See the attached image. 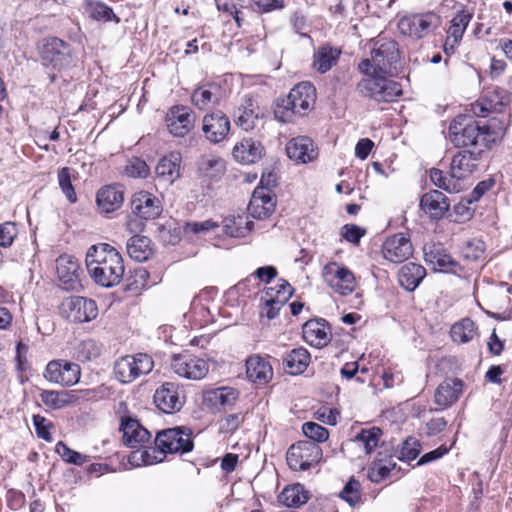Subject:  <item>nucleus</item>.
<instances>
[{
    "label": "nucleus",
    "mask_w": 512,
    "mask_h": 512,
    "mask_svg": "<svg viewBox=\"0 0 512 512\" xmlns=\"http://www.w3.org/2000/svg\"><path fill=\"white\" fill-rule=\"evenodd\" d=\"M87 271L99 286L111 288L124 276V264L120 253L107 243L92 245L85 257Z\"/></svg>",
    "instance_id": "f257e3e1"
},
{
    "label": "nucleus",
    "mask_w": 512,
    "mask_h": 512,
    "mask_svg": "<svg viewBox=\"0 0 512 512\" xmlns=\"http://www.w3.org/2000/svg\"><path fill=\"white\" fill-rule=\"evenodd\" d=\"M504 133V129L495 130L493 126H481L470 115L456 116L448 127V138L455 147L486 149Z\"/></svg>",
    "instance_id": "f03ea898"
},
{
    "label": "nucleus",
    "mask_w": 512,
    "mask_h": 512,
    "mask_svg": "<svg viewBox=\"0 0 512 512\" xmlns=\"http://www.w3.org/2000/svg\"><path fill=\"white\" fill-rule=\"evenodd\" d=\"M365 77L356 85L360 96L376 102H394L402 95L401 85L373 70L362 72Z\"/></svg>",
    "instance_id": "7ed1b4c3"
},
{
    "label": "nucleus",
    "mask_w": 512,
    "mask_h": 512,
    "mask_svg": "<svg viewBox=\"0 0 512 512\" xmlns=\"http://www.w3.org/2000/svg\"><path fill=\"white\" fill-rule=\"evenodd\" d=\"M316 89L310 82H301L277 105L275 116L289 122L293 115H304L315 103Z\"/></svg>",
    "instance_id": "20e7f679"
},
{
    "label": "nucleus",
    "mask_w": 512,
    "mask_h": 512,
    "mask_svg": "<svg viewBox=\"0 0 512 512\" xmlns=\"http://www.w3.org/2000/svg\"><path fill=\"white\" fill-rule=\"evenodd\" d=\"M154 367L152 357L146 353L125 355L114 364V375L123 384H128L137 378L149 374Z\"/></svg>",
    "instance_id": "39448f33"
},
{
    "label": "nucleus",
    "mask_w": 512,
    "mask_h": 512,
    "mask_svg": "<svg viewBox=\"0 0 512 512\" xmlns=\"http://www.w3.org/2000/svg\"><path fill=\"white\" fill-rule=\"evenodd\" d=\"M399 60L397 44L394 41L382 43L371 52V59H364L359 64L360 72H369V70L392 75L396 70L395 64Z\"/></svg>",
    "instance_id": "423d86ee"
},
{
    "label": "nucleus",
    "mask_w": 512,
    "mask_h": 512,
    "mask_svg": "<svg viewBox=\"0 0 512 512\" xmlns=\"http://www.w3.org/2000/svg\"><path fill=\"white\" fill-rule=\"evenodd\" d=\"M321 447L309 440L299 441L290 446L286 459L288 466L294 471H305L322 460Z\"/></svg>",
    "instance_id": "0eeeda50"
},
{
    "label": "nucleus",
    "mask_w": 512,
    "mask_h": 512,
    "mask_svg": "<svg viewBox=\"0 0 512 512\" xmlns=\"http://www.w3.org/2000/svg\"><path fill=\"white\" fill-rule=\"evenodd\" d=\"M59 311L62 318L75 324L90 322L98 315L96 302L81 296L65 298L59 307Z\"/></svg>",
    "instance_id": "6e6552de"
},
{
    "label": "nucleus",
    "mask_w": 512,
    "mask_h": 512,
    "mask_svg": "<svg viewBox=\"0 0 512 512\" xmlns=\"http://www.w3.org/2000/svg\"><path fill=\"white\" fill-rule=\"evenodd\" d=\"M440 24V18L433 12L405 15L398 22V29L404 36L419 40L427 36Z\"/></svg>",
    "instance_id": "1a4fd4ad"
},
{
    "label": "nucleus",
    "mask_w": 512,
    "mask_h": 512,
    "mask_svg": "<svg viewBox=\"0 0 512 512\" xmlns=\"http://www.w3.org/2000/svg\"><path fill=\"white\" fill-rule=\"evenodd\" d=\"M192 432L186 427H174L157 433L156 446L166 453H187L193 449Z\"/></svg>",
    "instance_id": "9d476101"
},
{
    "label": "nucleus",
    "mask_w": 512,
    "mask_h": 512,
    "mask_svg": "<svg viewBox=\"0 0 512 512\" xmlns=\"http://www.w3.org/2000/svg\"><path fill=\"white\" fill-rule=\"evenodd\" d=\"M40 56L43 65L57 70H62L72 63L70 45L57 37L43 40L40 47Z\"/></svg>",
    "instance_id": "9b49d317"
},
{
    "label": "nucleus",
    "mask_w": 512,
    "mask_h": 512,
    "mask_svg": "<svg viewBox=\"0 0 512 512\" xmlns=\"http://www.w3.org/2000/svg\"><path fill=\"white\" fill-rule=\"evenodd\" d=\"M322 276L325 283L339 295L346 296L355 290L356 279L353 272L336 262L325 265Z\"/></svg>",
    "instance_id": "f8f14e48"
},
{
    "label": "nucleus",
    "mask_w": 512,
    "mask_h": 512,
    "mask_svg": "<svg viewBox=\"0 0 512 512\" xmlns=\"http://www.w3.org/2000/svg\"><path fill=\"white\" fill-rule=\"evenodd\" d=\"M171 369L182 378L201 380L207 375L209 365L204 359L198 356L183 353L173 356Z\"/></svg>",
    "instance_id": "ddd939ff"
},
{
    "label": "nucleus",
    "mask_w": 512,
    "mask_h": 512,
    "mask_svg": "<svg viewBox=\"0 0 512 512\" xmlns=\"http://www.w3.org/2000/svg\"><path fill=\"white\" fill-rule=\"evenodd\" d=\"M511 101V94L504 88L493 86L487 88L480 100L472 105L477 117H487L491 112H501Z\"/></svg>",
    "instance_id": "4468645a"
},
{
    "label": "nucleus",
    "mask_w": 512,
    "mask_h": 512,
    "mask_svg": "<svg viewBox=\"0 0 512 512\" xmlns=\"http://www.w3.org/2000/svg\"><path fill=\"white\" fill-rule=\"evenodd\" d=\"M154 403L163 413L172 414L181 410L185 396L176 383L165 382L154 393Z\"/></svg>",
    "instance_id": "2eb2a0df"
},
{
    "label": "nucleus",
    "mask_w": 512,
    "mask_h": 512,
    "mask_svg": "<svg viewBox=\"0 0 512 512\" xmlns=\"http://www.w3.org/2000/svg\"><path fill=\"white\" fill-rule=\"evenodd\" d=\"M80 375L79 365L65 360L50 361L45 369V378L48 381L65 387L78 383Z\"/></svg>",
    "instance_id": "dca6fc26"
},
{
    "label": "nucleus",
    "mask_w": 512,
    "mask_h": 512,
    "mask_svg": "<svg viewBox=\"0 0 512 512\" xmlns=\"http://www.w3.org/2000/svg\"><path fill=\"white\" fill-rule=\"evenodd\" d=\"M168 131L175 137L186 136L194 127L195 115L184 105L172 106L165 117Z\"/></svg>",
    "instance_id": "f3484780"
},
{
    "label": "nucleus",
    "mask_w": 512,
    "mask_h": 512,
    "mask_svg": "<svg viewBox=\"0 0 512 512\" xmlns=\"http://www.w3.org/2000/svg\"><path fill=\"white\" fill-rule=\"evenodd\" d=\"M130 207L133 215L142 220L156 219L163 211L160 199L148 191L134 193L130 201Z\"/></svg>",
    "instance_id": "a211bd4d"
},
{
    "label": "nucleus",
    "mask_w": 512,
    "mask_h": 512,
    "mask_svg": "<svg viewBox=\"0 0 512 512\" xmlns=\"http://www.w3.org/2000/svg\"><path fill=\"white\" fill-rule=\"evenodd\" d=\"M231 123L228 116L220 111L206 114L202 121V131L205 138L213 144L222 142L228 136Z\"/></svg>",
    "instance_id": "6ab92c4d"
},
{
    "label": "nucleus",
    "mask_w": 512,
    "mask_h": 512,
    "mask_svg": "<svg viewBox=\"0 0 512 512\" xmlns=\"http://www.w3.org/2000/svg\"><path fill=\"white\" fill-rule=\"evenodd\" d=\"M485 149H464L453 156L451 173L460 182L478 169Z\"/></svg>",
    "instance_id": "aec40b11"
},
{
    "label": "nucleus",
    "mask_w": 512,
    "mask_h": 512,
    "mask_svg": "<svg viewBox=\"0 0 512 512\" xmlns=\"http://www.w3.org/2000/svg\"><path fill=\"white\" fill-rule=\"evenodd\" d=\"M260 184L261 186H258L253 191L248 211L253 218L261 220L269 217L275 211L276 199L271 190L263 186V178Z\"/></svg>",
    "instance_id": "412c9836"
},
{
    "label": "nucleus",
    "mask_w": 512,
    "mask_h": 512,
    "mask_svg": "<svg viewBox=\"0 0 512 512\" xmlns=\"http://www.w3.org/2000/svg\"><path fill=\"white\" fill-rule=\"evenodd\" d=\"M412 253V243L402 233L388 237L382 245L383 257L393 263H401L407 260Z\"/></svg>",
    "instance_id": "4be33fe9"
},
{
    "label": "nucleus",
    "mask_w": 512,
    "mask_h": 512,
    "mask_svg": "<svg viewBox=\"0 0 512 512\" xmlns=\"http://www.w3.org/2000/svg\"><path fill=\"white\" fill-rule=\"evenodd\" d=\"M224 92L220 84L205 82L200 84L192 93V104L199 110H207L220 104Z\"/></svg>",
    "instance_id": "5701e85b"
},
{
    "label": "nucleus",
    "mask_w": 512,
    "mask_h": 512,
    "mask_svg": "<svg viewBox=\"0 0 512 512\" xmlns=\"http://www.w3.org/2000/svg\"><path fill=\"white\" fill-rule=\"evenodd\" d=\"M120 431L123 433V443L128 447H144V444L150 443V432L136 419L123 417L121 419Z\"/></svg>",
    "instance_id": "b1692460"
},
{
    "label": "nucleus",
    "mask_w": 512,
    "mask_h": 512,
    "mask_svg": "<svg viewBox=\"0 0 512 512\" xmlns=\"http://www.w3.org/2000/svg\"><path fill=\"white\" fill-rule=\"evenodd\" d=\"M79 270V263L72 256L62 255L56 260L57 275L65 290H76L80 286Z\"/></svg>",
    "instance_id": "393cba45"
},
{
    "label": "nucleus",
    "mask_w": 512,
    "mask_h": 512,
    "mask_svg": "<svg viewBox=\"0 0 512 512\" xmlns=\"http://www.w3.org/2000/svg\"><path fill=\"white\" fill-rule=\"evenodd\" d=\"M464 390V382L459 378H445L436 388L434 402L445 409L456 403Z\"/></svg>",
    "instance_id": "a878e982"
},
{
    "label": "nucleus",
    "mask_w": 512,
    "mask_h": 512,
    "mask_svg": "<svg viewBox=\"0 0 512 512\" xmlns=\"http://www.w3.org/2000/svg\"><path fill=\"white\" fill-rule=\"evenodd\" d=\"M303 339L310 346L322 348L326 346L331 339V329L326 320L312 319L303 324Z\"/></svg>",
    "instance_id": "bb28decb"
},
{
    "label": "nucleus",
    "mask_w": 512,
    "mask_h": 512,
    "mask_svg": "<svg viewBox=\"0 0 512 512\" xmlns=\"http://www.w3.org/2000/svg\"><path fill=\"white\" fill-rule=\"evenodd\" d=\"M287 156L298 163H309L318 156L313 140L307 136L291 139L286 145Z\"/></svg>",
    "instance_id": "cd10ccee"
},
{
    "label": "nucleus",
    "mask_w": 512,
    "mask_h": 512,
    "mask_svg": "<svg viewBox=\"0 0 512 512\" xmlns=\"http://www.w3.org/2000/svg\"><path fill=\"white\" fill-rule=\"evenodd\" d=\"M448 198L439 190H431L422 195L420 199L421 210L432 219H440L449 210Z\"/></svg>",
    "instance_id": "c85d7f7f"
},
{
    "label": "nucleus",
    "mask_w": 512,
    "mask_h": 512,
    "mask_svg": "<svg viewBox=\"0 0 512 512\" xmlns=\"http://www.w3.org/2000/svg\"><path fill=\"white\" fill-rule=\"evenodd\" d=\"M246 374L252 382L265 384L272 379L273 369L266 358L252 355L246 360Z\"/></svg>",
    "instance_id": "c756f323"
},
{
    "label": "nucleus",
    "mask_w": 512,
    "mask_h": 512,
    "mask_svg": "<svg viewBox=\"0 0 512 512\" xmlns=\"http://www.w3.org/2000/svg\"><path fill=\"white\" fill-rule=\"evenodd\" d=\"M264 155V147L259 141L252 138H244L233 148L234 158L243 164H253Z\"/></svg>",
    "instance_id": "7c9ffc66"
},
{
    "label": "nucleus",
    "mask_w": 512,
    "mask_h": 512,
    "mask_svg": "<svg viewBox=\"0 0 512 512\" xmlns=\"http://www.w3.org/2000/svg\"><path fill=\"white\" fill-rule=\"evenodd\" d=\"M180 163L179 153L174 152L164 156L155 168L157 178L164 183L172 184L180 176Z\"/></svg>",
    "instance_id": "2f4dec72"
},
{
    "label": "nucleus",
    "mask_w": 512,
    "mask_h": 512,
    "mask_svg": "<svg viewBox=\"0 0 512 512\" xmlns=\"http://www.w3.org/2000/svg\"><path fill=\"white\" fill-rule=\"evenodd\" d=\"M123 191L117 186H105L97 193L96 201L103 213H110L119 209L123 203Z\"/></svg>",
    "instance_id": "473e14b6"
},
{
    "label": "nucleus",
    "mask_w": 512,
    "mask_h": 512,
    "mask_svg": "<svg viewBox=\"0 0 512 512\" xmlns=\"http://www.w3.org/2000/svg\"><path fill=\"white\" fill-rule=\"evenodd\" d=\"M310 353L303 347L294 348L283 358L284 369L291 375L302 374L310 363Z\"/></svg>",
    "instance_id": "72a5a7b5"
},
{
    "label": "nucleus",
    "mask_w": 512,
    "mask_h": 512,
    "mask_svg": "<svg viewBox=\"0 0 512 512\" xmlns=\"http://www.w3.org/2000/svg\"><path fill=\"white\" fill-rule=\"evenodd\" d=\"M426 275L425 268L413 262L401 267L398 274L400 285L408 291L415 290Z\"/></svg>",
    "instance_id": "f704fd0d"
},
{
    "label": "nucleus",
    "mask_w": 512,
    "mask_h": 512,
    "mask_svg": "<svg viewBox=\"0 0 512 512\" xmlns=\"http://www.w3.org/2000/svg\"><path fill=\"white\" fill-rule=\"evenodd\" d=\"M423 252L425 262L434 270L442 271L455 266L452 257L440 245H425Z\"/></svg>",
    "instance_id": "c9c22d12"
},
{
    "label": "nucleus",
    "mask_w": 512,
    "mask_h": 512,
    "mask_svg": "<svg viewBox=\"0 0 512 512\" xmlns=\"http://www.w3.org/2000/svg\"><path fill=\"white\" fill-rule=\"evenodd\" d=\"M238 398V392L230 387L211 389L204 393L206 405L215 408L232 406Z\"/></svg>",
    "instance_id": "e433bc0d"
},
{
    "label": "nucleus",
    "mask_w": 512,
    "mask_h": 512,
    "mask_svg": "<svg viewBox=\"0 0 512 512\" xmlns=\"http://www.w3.org/2000/svg\"><path fill=\"white\" fill-rule=\"evenodd\" d=\"M382 435L383 432L378 427L363 428L355 435L352 442L361 449L365 455H369L378 447Z\"/></svg>",
    "instance_id": "4c0bfd02"
},
{
    "label": "nucleus",
    "mask_w": 512,
    "mask_h": 512,
    "mask_svg": "<svg viewBox=\"0 0 512 512\" xmlns=\"http://www.w3.org/2000/svg\"><path fill=\"white\" fill-rule=\"evenodd\" d=\"M127 253L130 258L137 262H143L149 259L153 251L151 240L143 235H133L126 244Z\"/></svg>",
    "instance_id": "58836bf2"
},
{
    "label": "nucleus",
    "mask_w": 512,
    "mask_h": 512,
    "mask_svg": "<svg viewBox=\"0 0 512 512\" xmlns=\"http://www.w3.org/2000/svg\"><path fill=\"white\" fill-rule=\"evenodd\" d=\"M341 54L337 48L324 45L318 48L313 56V66L321 74L328 72L336 63Z\"/></svg>",
    "instance_id": "ea45409f"
},
{
    "label": "nucleus",
    "mask_w": 512,
    "mask_h": 512,
    "mask_svg": "<svg viewBox=\"0 0 512 512\" xmlns=\"http://www.w3.org/2000/svg\"><path fill=\"white\" fill-rule=\"evenodd\" d=\"M450 335L453 342L466 344L478 335L477 326L470 318H463L452 325Z\"/></svg>",
    "instance_id": "a19ab883"
},
{
    "label": "nucleus",
    "mask_w": 512,
    "mask_h": 512,
    "mask_svg": "<svg viewBox=\"0 0 512 512\" xmlns=\"http://www.w3.org/2000/svg\"><path fill=\"white\" fill-rule=\"evenodd\" d=\"M278 498L283 505L298 508L308 501L309 493L302 484L296 483L285 487Z\"/></svg>",
    "instance_id": "79ce46f5"
},
{
    "label": "nucleus",
    "mask_w": 512,
    "mask_h": 512,
    "mask_svg": "<svg viewBox=\"0 0 512 512\" xmlns=\"http://www.w3.org/2000/svg\"><path fill=\"white\" fill-rule=\"evenodd\" d=\"M253 222L242 216L226 217L223 220V232L230 237L242 238L252 230Z\"/></svg>",
    "instance_id": "37998d69"
},
{
    "label": "nucleus",
    "mask_w": 512,
    "mask_h": 512,
    "mask_svg": "<svg viewBox=\"0 0 512 512\" xmlns=\"http://www.w3.org/2000/svg\"><path fill=\"white\" fill-rule=\"evenodd\" d=\"M430 180L435 186L449 193H458L463 189L462 182L453 177V173H451V171L449 174H445L437 168H432L430 170Z\"/></svg>",
    "instance_id": "c03bdc74"
},
{
    "label": "nucleus",
    "mask_w": 512,
    "mask_h": 512,
    "mask_svg": "<svg viewBox=\"0 0 512 512\" xmlns=\"http://www.w3.org/2000/svg\"><path fill=\"white\" fill-rule=\"evenodd\" d=\"M471 19L472 13L465 9L458 11L451 20V25L448 29V40H452L453 44H458Z\"/></svg>",
    "instance_id": "a18cd8bd"
},
{
    "label": "nucleus",
    "mask_w": 512,
    "mask_h": 512,
    "mask_svg": "<svg viewBox=\"0 0 512 512\" xmlns=\"http://www.w3.org/2000/svg\"><path fill=\"white\" fill-rule=\"evenodd\" d=\"M74 356L78 361L88 362L97 359L102 352V345L94 339L80 341L74 349Z\"/></svg>",
    "instance_id": "49530a36"
},
{
    "label": "nucleus",
    "mask_w": 512,
    "mask_h": 512,
    "mask_svg": "<svg viewBox=\"0 0 512 512\" xmlns=\"http://www.w3.org/2000/svg\"><path fill=\"white\" fill-rule=\"evenodd\" d=\"M241 112L235 120L236 125L245 131L253 130L259 120V114L255 109L254 101L251 98L245 99L244 104L239 108Z\"/></svg>",
    "instance_id": "de8ad7c7"
},
{
    "label": "nucleus",
    "mask_w": 512,
    "mask_h": 512,
    "mask_svg": "<svg viewBox=\"0 0 512 512\" xmlns=\"http://www.w3.org/2000/svg\"><path fill=\"white\" fill-rule=\"evenodd\" d=\"M198 171L201 176L208 179H214L223 173L224 164L217 156H203L198 161Z\"/></svg>",
    "instance_id": "09e8293b"
},
{
    "label": "nucleus",
    "mask_w": 512,
    "mask_h": 512,
    "mask_svg": "<svg viewBox=\"0 0 512 512\" xmlns=\"http://www.w3.org/2000/svg\"><path fill=\"white\" fill-rule=\"evenodd\" d=\"M264 294L276 300V305H285L293 294V288L286 280L278 279L274 286L265 290Z\"/></svg>",
    "instance_id": "8fccbe9b"
},
{
    "label": "nucleus",
    "mask_w": 512,
    "mask_h": 512,
    "mask_svg": "<svg viewBox=\"0 0 512 512\" xmlns=\"http://www.w3.org/2000/svg\"><path fill=\"white\" fill-rule=\"evenodd\" d=\"M55 451L63 461L69 464L82 466L84 463L89 461V457L87 455L72 450L63 441H59L56 444Z\"/></svg>",
    "instance_id": "3c124183"
},
{
    "label": "nucleus",
    "mask_w": 512,
    "mask_h": 512,
    "mask_svg": "<svg viewBox=\"0 0 512 512\" xmlns=\"http://www.w3.org/2000/svg\"><path fill=\"white\" fill-rule=\"evenodd\" d=\"M340 498L354 507L361 501V484L354 477L344 485L339 494Z\"/></svg>",
    "instance_id": "603ef678"
},
{
    "label": "nucleus",
    "mask_w": 512,
    "mask_h": 512,
    "mask_svg": "<svg viewBox=\"0 0 512 512\" xmlns=\"http://www.w3.org/2000/svg\"><path fill=\"white\" fill-rule=\"evenodd\" d=\"M395 463L390 459L389 461L376 460L368 469V477L374 483H380L382 480L387 478L392 468L395 467Z\"/></svg>",
    "instance_id": "864d4df0"
},
{
    "label": "nucleus",
    "mask_w": 512,
    "mask_h": 512,
    "mask_svg": "<svg viewBox=\"0 0 512 512\" xmlns=\"http://www.w3.org/2000/svg\"><path fill=\"white\" fill-rule=\"evenodd\" d=\"M86 12L88 13L89 17L97 21L108 22L115 19L116 22H119V19L116 17L113 10L101 2L89 3L86 8Z\"/></svg>",
    "instance_id": "5fc2aeb1"
},
{
    "label": "nucleus",
    "mask_w": 512,
    "mask_h": 512,
    "mask_svg": "<svg viewBox=\"0 0 512 512\" xmlns=\"http://www.w3.org/2000/svg\"><path fill=\"white\" fill-rule=\"evenodd\" d=\"M148 279L149 273L145 268H136L127 278L126 289L128 291L138 293L149 286Z\"/></svg>",
    "instance_id": "6e6d98bb"
},
{
    "label": "nucleus",
    "mask_w": 512,
    "mask_h": 512,
    "mask_svg": "<svg viewBox=\"0 0 512 512\" xmlns=\"http://www.w3.org/2000/svg\"><path fill=\"white\" fill-rule=\"evenodd\" d=\"M217 9L233 16L238 27L245 22L243 7H238L239 0H215Z\"/></svg>",
    "instance_id": "4d7b16f0"
},
{
    "label": "nucleus",
    "mask_w": 512,
    "mask_h": 512,
    "mask_svg": "<svg viewBox=\"0 0 512 512\" xmlns=\"http://www.w3.org/2000/svg\"><path fill=\"white\" fill-rule=\"evenodd\" d=\"M303 434L310 440L316 444L323 443L329 438V431L318 423L315 422H305L302 425Z\"/></svg>",
    "instance_id": "13d9d810"
},
{
    "label": "nucleus",
    "mask_w": 512,
    "mask_h": 512,
    "mask_svg": "<svg viewBox=\"0 0 512 512\" xmlns=\"http://www.w3.org/2000/svg\"><path fill=\"white\" fill-rule=\"evenodd\" d=\"M485 243L478 238H473L465 243L461 253L466 260L477 261L485 252Z\"/></svg>",
    "instance_id": "bf43d9fd"
},
{
    "label": "nucleus",
    "mask_w": 512,
    "mask_h": 512,
    "mask_svg": "<svg viewBox=\"0 0 512 512\" xmlns=\"http://www.w3.org/2000/svg\"><path fill=\"white\" fill-rule=\"evenodd\" d=\"M58 181H59V186H60L62 192L64 193L66 198L69 200V202L75 203L77 200V196H76L74 187L71 183L69 168L64 167L58 172Z\"/></svg>",
    "instance_id": "052dcab7"
},
{
    "label": "nucleus",
    "mask_w": 512,
    "mask_h": 512,
    "mask_svg": "<svg viewBox=\"0 0 512 512\" xmlns=\"http://www.w3.org/2000/svg\"><path fill=\"white\" fill-rule=\"evenodd\" d=\"M65 396L66 394L64 392L51 390H44L40 394L42 402L52 409H60L64 407L67 404Z\"/></svg>",
    "instance_id": "680f3d73"
},
{
    "label": "nucleus",
    "mask_w": 512,
    "mask_h": 512,
    "mask_svg": "<svg viewBox=\"0 0 512 512\" xmlns=\"http://www.w3.org/2000/svg\"><path fill=\"white\" fill-rule=\"evenodd\" d=\"M420 443L415 438L406 439L400 449L399 459L402 461H411L417 458L420 454Z\"/></svg>",
    "instance_id": "e2e57ef3"
},
{
    "label": "nucleus",
    "mask_w": 512,
    "mask_h": 512,
    "mask_svg": "<svg viewBox=\"0 0 512 512\" xmlns=\"http://www.w3.org/2000/svg\"><path fill=\"white\" fill-rule=\"evenodd\" d=\"M149 168L146 162L140 158L131 159L125 167V173L132 178H144L148 175Z\"/></svg>",
    "instance_id": "0e129e2a"
},
{
    "label": "nucleus",
    "mask_w": 512,
    "mask_h": 512,
    "mask_svg": "<svg viewBox=\"0 0 512 512\" xmlns=\"http://www.w3.org/2000/svg\"><path fill=\"white\" fill-rule=\"evenodd\" d=\"M17 234L18 229L15 223L5 222L0 224V246L4 248L10 247Z\"/></svg>",
    "instance_id": "69168bd1"
},
{
    "label": "nucleus",
    "mask_w": 512,
    "mask_h": 512,
    "mask_svg": "<svg viewBox=\"0 0 512 512\" xmlns=\"http://www.w3.org/2000/svg\"><path fill=\"white\" fill-rule=\"evenodd\" d=\"M218 227V223L208 219L200 222H188L185 225V231L193 234H206Z\"/></svg>",
    "instance_id": "338daca9"
},
{
    "label": "nucleus",
    "mask_w": 512,
    "mask_h": 512,
    "mask_svg": "<svg viewBox=\"0 0 512 512\" xmlns=\"http://www.w3.org/2000/svg\"><path fill=\"white\" fill-rule=\"evenodd\" d=\"M364 234L365 230L354 224H346L341 229L342 237L354 244L359 243Z\"/></svg>",
    "instance_id": "774afa93"
}]
</instances>
